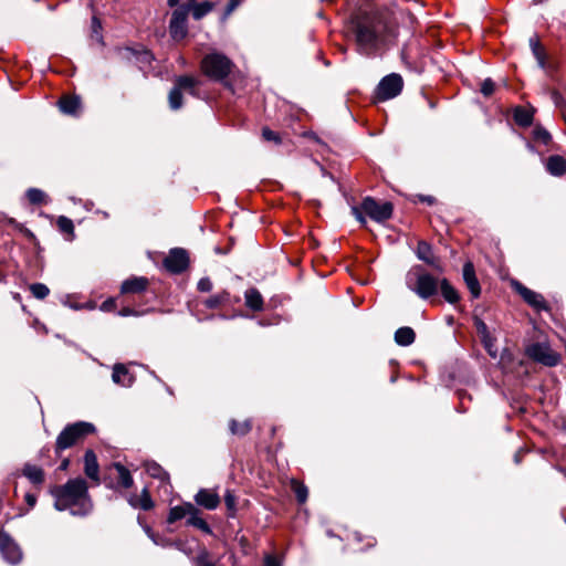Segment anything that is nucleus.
<instances>
[{
  "instance_id": "nucleus-54",
  "label": "nucleus",
  "mask_w": 566,
  "mask_h": 566,
  "mask_svg": "<svg viewBox=\"0 0 566 566\" xmlns=\"http://www.w3.org/2000/svg\"><path fill=\"white\" fill-rule=\"evenodd\" d=\"M242 0H230L227 8H226V14L232 13V11L241 3Z\"/></svg>"
},
{
  "instance_id": "nucleus-21",
  "label": "nucleus",
  "mask_w": 566,
  "mask_h": 566,
  "mask_svg": "<svg viewBox=\"0 0 566 566\" xmlns=\"http://www.w3.org/2000/svg\"><path fill=\"white\" fill-rule=\"evenodd\" d=\"M416 254L419 260L426 262L431 266H436V258L432 251V247L426 241H419L416 250Z\"/></svg>"
},
{
  "instance_id": "nucleus-59",
  "label": "nucleus",
  "mask_w": 566,
  "mask_h": 566,
  "mask_svg": "<svg viewBox=\"0 0 566 566\" xmlns=\"http://www.w3.org/2000/svg\"><path fill=\"white\" fill-rule=\"evenodd\" d=\"M148 534H149L150 538L154 541L155 544L163 545V546L167 545L166 542L157 539L154 534H150L149 532H148Z\"/></svg>"
},
{
  "instance_id": "nucleus-58",
  "label": "nucleus",
  "mask_w": 566,
  "mask_h": 566,
  "mask_svg": "<svg viewBox=\"0 0 566 566\" xmlns=\"http://www.w3.org/2000/svg\"><path fill=\"white\" fill-rule=\"evenodd\" d=\"M69 465H70V460H69V459H64V460L61 462V464H60V468H59V469H60V470H62V471H65V470H67Z\"/></svg>"
},
{
  "instance_id": "nucleus-18",
  "label": "nucleus",
  "mask_w": 566,
  "mask_h": 566,
  "mask_svg": "<svg viewBox=\"0 0 566 566\" xmlns=\"http://www.w3.org/2000/svg\"><path fill=\"white\" fill-rule=\"evenodd\" d=\"M546 170L553 176H563L566 172V159L559 155H553L546 159Z\"/></svg>"
},
{
  "instance_id": "nucleus-55",
  "label": "nucleus",
  "mask_w": 566,
  "mask_h": 566,
  "mask_svg": "<svg viewBox=\"0 0 566 566\" xmlns=\"http://www.w3.org/2000/svg\"><path fill=\"white\" fill-rule=\"evenodd\" d=\"M25 502L29 504L30 507H33L36 503L35 495L31 493L25 494Z\"/></svg>"
},
{
  "instance_id": "nucleus-46",
  "label": "nucleus",
  "mask_w": 566,
  "mask_h": 566,
  "mask_svg": "<svg viewBox=\"0 0 566 566\" xmlns=\"http://www.w3.org/2000/svg\"><path fill=\"white\" fill-rule=\"evenodd\" d=\"M474 326L476 328V332H478V335L480 336V338L484 337L485 335L491 334L489 332L486 324L481 318H478V317L474 318Z\"/></svg>"
},
{
  "instance_id": "nucleus-15",
  "label": "nucleus",
  "mask_w": 566,
  "mask_h": 566,
  "mask_svg": "<svg viewBox=\"0 0 566 566\" xmlns=\"http://www.w3.org/2000/svg\"><path fill=\"white\" fill-rule=\"evenodd\" d=\"M148 280L144 276H133L122 283L120 292L123 294H139L146 291Z\"/></svg>"
},
{
  "instance_id": "nucleus-40",
  "label": "nucleus",
  "mask_w": 566,
  "mask_h": 566,
  "mask_svg": "<svg viewBox=\"0 0 566 566\" xmlns=\"http://www.w3.org/2000/svg\"><path fill=\"white\" fill-rule=\"evenodd\" d=\"M169 106L171 109L177 111L182 106V94L179 88L176 86L170 91L169 96Z\"/></svg>"
},
{
  "instance_id": "nucleus-62",
  "label": "nucleus",
  "mask_w": 566,
  "mask_h": 566,
  "mask_svg": "<svg viewBox=\"0 0 566 566\" xmlns=\"http://www.w3.org/2000/svg\"><path fill=\"white\" fill-rule=\"evenodd\" d=\"M170 545H174V546H176L177 548H179V547H180V543H179V542L170 543Z\"/></svg>"
},
{
  "instance_id": "nucleus-9",
  "label": "nucleus",
  "mask_w": 566,
  "mask_h": 566,
  "mask_svg": "<svg viewBox=\"0 0 566 566\" xmlns=\"http://www.w3.org/2000/svg\"><path fill=\"white\" fill-rule=\"evenodd\" d=\"M0 553L3 559L11 565L20 564L23 558L21 547L3 528H0Z\"/></svg>"
},
{
  "instance_id": "nucleus-16",
  "label": "nucleus",
  "mask_w": 566,
  "mask_h": 566,
  "mask_svg": "<svg viewBox=\"0 0 566 566\" xmlns=\"http://www.w3.org/2000/svg\"><path fill=\"white\" fill-rule=\"evenodd\" d=\"M112 379L115 384L123 387H129L134 382V377L129 370L122 364H116L113 368Z\"/></svg>"
},
{
  "instance_id": "nucleus-61",
  "label": "nucleus",
  "mask_w": 566,
  "mask_h": 566,
  "mask_svg": "<svg viewBox=\"0 0 566 566\" xmlns=\"http://www.w3.org/2000/svg\"><path fill=\"white\" fill-rule=\"evenodd\" d=\"M178 4V0H168V6L174 8Z\"/></svg>"
},
{
  "instance_id": "nucleus-60",
  "label": "nucleus",
  "mask_w": 566,
  "mask_h": 566,
  "mask_svg": "<svg viewBox=\"0 0 566 566\" xmlns=\"http://www.w3.org/2000/svg\"><path fill=\"white\" fill-rule=\"evenodd\" d=\"M421 200L428 202L429 205H431L433 202L432 197H421Z\"/></svg>"
},
{
  "instance_id": "nucleus-6",
  "label": "nucleus",
  "mask_w": 566,
  "mask_h": 566,
  "mask_svg": "<svg viewBox=\"0 0 566 566\" xmlns=\"http://www.w3.org/2000/svg\"><path fill=\"white\" fill-rule=\"evenodd\" d=\"M190 12V3L181 4L176 8L170 18L169 33L175 41L185 39L188 34V15Z\"/></svg>"
},
{
  "instance_id": "nucleus-23",
  "label": "nucleus",
  "mask_w": 566,
  "mask_h": 566,
  "mask_svg": "<svg viewBox=\"0 0 566 566\" xmlns=\"http://www.w3.org/2000/svg\"><path fill=\"white\" fill-rule=\"evenodd\" d=\"M231 302L230 300V293L228 291H221L203 301V305L207 308L214 310L219 308L226 304H229Z\"/></svg>"
},
{
  "instance_id": "nucleus-32",
  "label": "nucleus",
  "mask_w": 566,
  "mask_h": 566,
  "mask_svg": "<svg viewBox=\"0 0 566 566\" xmlns=\"http://www.w3.org/2000/svg\"><path fill=\"white\" fill-rule=\"evenodd\" d=\"M213 9V3L210 1H203L200 3L190 4V11L195 20H200L207 15Z\"/></svg>"
},
{
  "instance_id": "nucleus-2",
  "label": "nucleus",
  "mask_w": 566,
  "mask_h": 566,
  "mask_svg": "<svg viewBox=\"0 0 566 566\" xmlns=\"http://www.w3.org/2000/svg\"><path fill=\"white\" fill-rule=\"evenodd\" d=\"M57 511L69 510L72 515L84 516L92 510L85 480L78 478L67 481L52 491Z\"/></svg>"
},
{
  "instance_id": "nucleus-5",
  "label": "nucleus",
  "mask_w": 566,
  "mask_h": 566,
  "mask_svg": "<svg viewBox=\"0 0 566 566\" xmlns=\"http://www.w3.org/2000/svg\"><path fill=\"white\" fill-rule=\"evenodd\" d=\"M94 426L88 422L80 421L66 426L57 436L55 452L60 454L65 449L73 447L82 438L94 431Z\"/></svg>"
},
{
  "instance_id": "nucleus-38",
  "label": "nucleus",
  "mask_w": 566,
  "mask_h": 566,
  "mask_svg": "<svg viewBox=\"0 0 566 566\" xmlns=\"http://www.w3.org/2000/svg\"><path fill=\"white\" fill-rule=\"evenodd\" d=\"M481 342H482L485 350L488 352V354L492 358H496L497 357V348H496L495 337H493L491 334L485 335L484 337L481 338Z\"/></svg>"
},
{
  "instance_id": "nucleus-25",
  "label": "nucleus",
  "mask_w": 566,
  "mask_h": 566,
  "mask_svg": "<svg viewBox=\"0 0 566 566\" xmlns=\"http://www.w3.org/2000/svg\"><path fill=\"white\" fill-rule=\"evenodd\" d=\"M416 334L411 327H400L395 333V342L400 346H409L415 342Z\"/></svg>"
},
{
  "instance_id": "nucleus-43",
  "label": "nucleus",
  "mask_w": 566,
  "mask_h": 566,
  "mask_svg": "<svg viewBox=\"0 0 566 566\" xmlns=\"http://www.w3.org/2000/svg\"><path fill=\"white\" fill-rule=\"evenodd\" d=\"M147 472L153 476L160 480L168 479L167 472H165L157 463L147 464Z\"/></svg>"
},
{
  "instance_id": "nucleus-8",
  "label": "nucleus",
  "mask_w": 566,
  "mask_h": 566,
  "mask_svg": "<svg viewBox=\"0 0 566 566\" xmlns=\"http://www.w3.org/2000/svg\"><path fill=\"white\" fill-rule=\"evenodd\" d=\"M530 358L545 366H556L560 356L555 353L547 343H534L526 348Z\"/></svg>"
},
{
  "instance_id": "nucleus-22",
  "label": "nucleus",
  "mask_w": 566,
  "mask_h": 566,
  "mask_svg": "<svg viewBox=\"0 0 566 566\" xmlns=\"http://www.w3.org/2000/svg\"><path fill=\"white\" fill-rule=\"evenodd\" d=\"M80 105L81 102L77 96H63L59 101V107L61 112L67 115H76Z\"/></svg>"
},
{
  "instance_id": "nucleus-24",
  "label": "nucleus",
  "mask_w": 566,
  "mask_h": 566,
  "mask_svg": "<svg viewBox=\"0 0 566 566\" xmlns=\"http://www.w3.org/2000/svg\"><path fill=\"white\" fill-rule=\"evenodd\" d=\"M187 525L199 528L206 534H211L212 530L209 524L199 516V510L195 506V511L189 512L187 516Z\"/></svg>"
},
{
  "instance_id": "nucleus-63",
  "label": "nucleus",
  "mask_w": 566,
  "mask_h": 566,
  "mask_svg": "<svg viewBox=\"0 0 566 566\" xmlns=\"http://www.w3.org/2000/svg\"><path fill=\"white\" fill-rule=\"evenodd\" d=\"M515 462L518 463L520 462V455L518 454H515Z\"/></svg>"
},
{
  "instance_id": "nucleus-3",
  "label": "nucleus",
  "mask_w": 566,
  "mask_h": 566,
  "mask_svg": "<svg viewBox=\"0 0 566 566\" xmlns=\"http://www.w3.org/2000/svg\"><path fill=\"white\" fill-rule=\"evenodd\" d=\"M407 287L422 300L438 293L439 280L430 274L423 266H412L406 274Z\"/></svg>"
},
{
  "instance_id": "nucleus-51",
  "label": "nucleus",
  "mask_w": 566,
  "mask_h": 566,
  "mask_svg": "<svg viewBox=\"0 0 566 566\" xmlns=\"http://www.w3.org/2000/svg\"><path fill=\"white\" fill-rule=\"evenodd\" d=\"M115 306H116L115 300L108 298L102 303L101 310L103 312H109V311H113L115 308Z\"/></svg>"
},
{
  "instance_id": "nucleus-13",
  "label": "nucleus",
  "mask_w": 566,
  "mask_h": 566,
  "mask_svg": "<svg viewBox=\"0 0 566 566\" xmlns=\"http://www.w3.org/2000/svg\"><path fill=\"white\" fill-rule=\"evenodd\" d=\"M463 280L469 289L473 298H478L481 294L480 283L475 275V270L472 262H467L463 265Z\"/></svg>"
},
{
  "instance_id": "nucleus-53",
  "label": "nucleus",
  "mask_w": 566,
  "mask_h": 566,
  "mask_svg": "<svg viewBox=\"0 0 566 566\" xmlns=\"http://www.w3.org/2000/svg\"><path fill=\"white\" fill-rule=\"evenodd\" d=\"M197 566H216L207 560V553L201 554L197 559Z\"/></svg>"
},
{
  "instance_id": "nucleus-41",
  "label": "nucleus",
  "mask_w": 566,
  "mask_h": 566,
  "mask_svg": "<svg viewBox=\"0 0 566 566\" xmlns=\"http://www.w3.org/2000/svg\"><path fill=\"white\" fill-rule=\"evenodd\" d=\"M57 228L62 233L74 235V224L67 217L61 216L57 218Z\"/></svg>"
},
{
  "instance_id": "nucleus-1",
  "label": "nucleus",
  "mask_w": 566,
  "mask_h": 566,
  "mask_svg": "<svg viewBox=\"0 0 566 566\" xmlns=\"http://www.w3.org/2000/svg\"><path fill=\"white\" fill-rule=\"evenodd\" d=\"M354 33L359 51L373 54L395 38V29L386 15L377 12H365L354 21Z\"/></svg>"
},
{
  "instance_id": "nucleus-14",
  "label": "nucleus",
  "mask_w": 566,
  "mask_h": 566,
  "mask_svg": "<svg viewBox=\"0 0 566 566\" xmlns=\"http://www.w3.org/2000/svg\"><path fill=\"white\" fill-rule=\"evenodd\" d=\"M198 505L207 510H216L220 504V497L217 492L208 489H201L195 496Z\"/></svg>"
},
{
  "instance_id": "nucleus-29",
  "label": "nucleus",
  "mask_w": 566,
  "mask_h": 566,
  "mask_svg": "<svg viewBox=\"0 0 566 566\" xmlns=\"http://www.w3.org/2000/svg\"><path fill=\"white\" fill-rule=\"evenodd\" d=\"M533 111L525 107H516L514 111V120L522 127H527L533 120Z\"/></svg>"
},
{
  "instance_id": "nucleus-47",
  "label": "nucleus",
  "mask_w": 566,
  "mask_h": 566,
  "mask_svg": "<svg viewBox=\"0 0 566 566\" xmlns=\"http://www.w3.org/2000/svg\"><path fill=\"white\" fill-rule=\"evenodd\" d=\"M262 136L268 142H274L276 144L281 143L280 136L268 127L262 129Z\"/></svg>"
},
{
  "instance_id": "nucleus-48",
  "label": "nucleus",
  "mask_w": 566,
  "mask_h": 566,
  "mask_svg": "<svg viewBox=\"0 0 566 566\" xmlns=\"http://www.w3.org/2000/svg\"><path fill=\"white\" fill-rule=\"evenodd\" d=\"M197 289L200 292H210L212 290V282L209 277H202L199 280Z\"/></svg>"
},
{
  "instance_id": "nucleus-52",
  "label": "nucleus",
  "mask_w": 566,
  "mask_h": 566,
  "mask_svg": "<svg viewBox=\"0 0 566 566\" xmlns=\"http://www.w3.org/2000/svg\"><path fill=\"white\" fill-rule=\"evenodd\" d=\"M361 208H357V207H353L352 208V211H353V214L356 217V219L361 223V224H365L366 223V219L363 214V212L360 211Z\"/></svg>"
},
{
  "instance_id": "nucleus-50",
  "label": "nucleus",
  "mask_w": 566,
  "mask_h": 566,
  "mask_svg": "<svg viewBox=\"0 0 566 566\" xmlns=\"http://www.w3.org/2000/svg\"><path fill=\"white\" fill-rule=\"evenodd\" d=\"M264 565L265 566H281L282 564H281V560L276 556L269 554L264 557Z\"/></svg>"
},
{
  "instance_id": "nucleus-27",
  "label": "nucleus",
  "mask_w": 566,
  "mask_h": 566,
  "mask_svg": "<svg viewBox=\"0 0 566 566\" xmlns=\"http://www.w3.org/2000/svg\"><path fill=\"white\" fill-rule=\"evenodd\" d=\"M439 287L441 290L443 298L448 303L454 304L460 300L458 291L449 283L447 279H443L439 282Z\"/></svg>"
},
{
  "instance_id": "nucleus-33",
  "label": "nucleus",
  "mask_w": 566,
  "mask_h": 566,
  "mask_svg": "<svg viewBox=\"0 0 566 566\" xmlns=\"http://www.w3.org/2000/svg\"><path fill=\"white\" fill-rule=\"evenodd\" d=\"M197 84H198V81L195 77L184 75V76H179L176 80L175 86L177 88H179V91H187L191 95H195L196 94L195 90H196Z\"/></svg>"
},
{
  "instance_id": "nucleus-49",
  "label": "nucleus",
  "mask_w": 566,
  "mask_h": 566,
  "mask_svg": "<svg viewBox=\"0 0 566 566\" xmlns=\"http://www.w3.org/2000/svg\"><path fill=\"white\" fill-rule=\"evenodd\" d=\"M146 312H140V311H137V310H134L132 307H123L119 312H118V315L119 316H123V317H126V316H140L143 314H145Z\"/></svg>"
},
{
  "instance_id": "nucleus-26",
  "label": "nucleus",
  "mask_w": 566,
  "mask_h": 566,
  "mask_svg": "<svg viewBox=\"0 0 566 566\" xmlns=\"http://www.w3.org/2000/svg\"><path fill=\"white\" fill-rule=\"evenodd\" d=\"M129 504L134 507H139L144 511H148L154 506V503L147 489H144L140 495L132 496L129 499Z\"/></svg>"
},
{
  "instance_id": "nucleus-57",
  "label": "nucleus",
  "mask_w": 566,
  "mask_h": 566,
  "mask_svg": "<svg viewBox=\"0 0 566 566\" xmlns=\"http://www.w3.org/2000/svg\"><path fill=\"white\" fill-rule=\"evenodd\" d=\"M511 357V354L509 350H503L502 355H501V359H500V364L505 367V363L506 360Z\"/></svg>"
},
{
  "instance_id": "nucleus-11",
  "label": "nucleus",
  "mask_w": 566,
  "mask_h": 566,
  "mask_svg": "<svg viewBox=\"0 0 566 566\" xmlns=\"http://www.w3.org/2000/svg\"><path fill=\"white\" fill-rule=\"evenodd\" d=\"M189 264V256L186 250L175 248L170 250L169 254L164 260L165 268L171 273L184 272Z\"/></svg>"
},
{
  "instance_id": "nucleus-37",
  "label": "nucleus",
  "mask_w": 566,
  "mask_h": 566,
  "mask_svg": "<svg viewBox=\"0 0 566 566\" xmlns=\"http://www.w3.org/2000/svg\"><path fill=\"white\" fill-rule=\"evenodd\" d=\"M251 430V421L244 420L243 422H238L235 420L230 421V431L232 434L237 436H245Z\"/></svg>"
},
{
  "instance_id": "nucleus-19",
  "label": "nucleus",
  "mask_w": 566,
  "mask_h": 566,
  "mask_svg": "<svg viewBox=\"0 0 566 566\" xmlns=\"http://www.w3.org/2000/svg\"><path fill=\"white\" fill-rule=\"evenodd\" d=\"M84 471L90 479L98 482V463L93 450H87L85 452Z\"/></svg>"
},
{
  "instance_id": "nucleus-12",
  "label": "nucleus",
  "mask_w": 566,
  "mask_h": 566,
  "mask_svg": "<svg viewBox=\"0 0 566 566\" xmlns=\"http://www.w3.org/2000/svg\"><path fill=\"white\" fill-rule=\"evenodd\" d=\"M515 291L522 296V298L536 311H547L548 305L542 294L530 290L520 282L513 284Z\"/></svg>"
},
{
  "instance_id": "nucleus-10",
  "label": "nucleus",
  "mask_w": 566,
  "mask_h": 566,
  "mask_svg": "<svg viewBox=\"0 0 566 566\" xmlns=\"http://www.w3.org/2000/svg\"><path fill=\"white\" fill-rule=\"evenodd\" d=\"M403 87V80L397 73L385 76L377 86V97L387 101L398 96Z\"/></svg>"
},
{
  "instance_id": "nucleus-17",
  "label": "nucleus",
  "mask_w": 566,
  "mask_h": 566,
  "mask_svg": "<svg viewBox=\"0 0 566 566\" xmlns=\"http://www.w3.org/2000/svg\"><path fill=\"white\" fill-rule=\"evenodd\" d=\"M245 306L253 312H260L263 310L264 301L255 287H250L244 292Z\"/></svg>"
},
{
  "instance_id": "nucleus-28",
  "label": "nucleus",
  "mask_w": 566,
  "mask_h": 566,
  "mask_svg": "<svg viewBox=\"0 0 566 566\" xmlns=\"http://www.w3.org/2000/svg\"><path fill=\"white\" fill-rule=\"evenodd\" d=\"M23 475L33 484H41L44 481V472L40 467L27 463L23 468Z\"/></svg>"
},
{
  "instance_id": "nucleus-45",
  "label": "nucleus",
  "mask_w": 566,
  "mask_h": 566,
  "mask_svg": "<svg viewBox=\"0 0 566 566\" xmlns=\"http://www.w3.org/2000/svg\"><path fill=\"white\" fill-rule=\"evenodd\" d=\"M495 90V84L491 78H485L481 84V93L484 96H490Z\"/></svg>"
},
{
  "instance_id": "nucleus-56",
  "label": "nucleus",
  "mask_w": 566,
  "mask_h": 566,
  "mask_svg": "<svg viewBox=\"0 0 566 566\" xmlns=\"http://www.w3.org/2000/svg\"><path fill=\"white\" fill-rule=\"evenodd\" d=\"M92 29H93V33L98 35V30L101 29V23H99L98 19L95 17L92 20Z\"/></svg>"
},
{
  "instance_id": "nucleus-4",
  "label": "nucleus",
  "mask_w": 566,
  "mask_h": 566,
  "mask_svg": "<svg viewBox=\"0 0 566 566\" xmlns=\"http://www.w3.org/2000/svg\"><path fill=\"white\" fill-rule=\"evenodd\" d=\"M232 61L220 52H211L201 60L202 73L213 81H223L233 69Z\"/></svg>"
},
{
  "instance_id": "nucleus-31",
  "label": "nucleus",
  "mask_w": 566,
  "mask_h": 566,
  "mask_svg": "<svg viewBox=\"0 0 566 566\" xmlns=\"http://www.w3.org/2000/svg\"><path fill=\"white\" fill-rule=\"evenodd\" d=\"M114 468L117 472V483L125 489L130 488L133 485L130 472L120 463H115Z\"/></svg>"
},
{
  "instance_id": "nucleus-35",
  "label": "nucleus",
  "mask_w": 566,
  "mask_h": 566,
  "mask_svg": "<svg viewBox=\"0 0 566 566\" xmlns=\"http://www.w3.org/2000/svg\"><path fill=\"white\" fill-rule=\"evenodd\" d=\"M533 139L537 144L548 146L552 143V135L544 127L537 125L533 129Z\"/></svg>"
},
{
  "instance_id": "nucleus-44",
  "label": "nucleus",
  "mask_w": 566,
  "mask_h": 566,
  "mask_svg": "<svg viewBox=\"0 0 566 566\" xmlns=\"http://www.w3.org/2000/svg\"><path fill=\"white\" fill-rule=\"evenodd\" d=\"M224 502H226L227 509L231 512L230 515L233 516L235 513L237 497L232 491L227 490V492L224 494Z\"/></svg>"
},
{
  "instance_id": "nucleus-30",
  "label": "nucleus",
  "mask_w": 566,
  "mask_h": 566,
  "mask_svg": "<svg viewBox=\"0 0 566 566\" xmlns=\"http://www.w3.org/2000/svg\"><path fill=\"white\" fill-rule=\"evenodd\" d=\"M530 45L532 52L537 61V64L541 69L546 67V52L545 49L541 45L539 41L536 38L530 39Z\"/></svg>"
},
{
  "instance_id": "nucleus-39",
  "label": "nucleus",
  "mask_w": 566,
  "mask_h": 566,
  "mask_svg": "<svg viewBox=\"0 0 566 566\" xmlns=\"http://www.w3.org/2000/svg\"><path fill=\"white\" fill-rule=\"evenodd\" d=\"M292 488H293V491L295 493V496H296L298 503H301V504L305 503L307 500V495H308L307 488L303 483H300L295 480L292 481Z\"/></svg>"
},
{
  "instance_id": "nucleus-36",
  "label": "nucleus",
  "mask_w": 566,
  "mask_h": 566,
  "mask_svg": "<svg viewBox=\"0 0 566 566\" xmlns=\"http://www.w3.org/2000/svg\"><path fill=\"white\" fill-rule=\"evenodd\" d=\"M27 198L33 205H45L48 203L46 195L38 188H30L27 191Z\"/></svg>"
},
{
  "instance_id": "nucleus-34",
  "label": "nucleus",
  "mask_w": 566,
  "mask_h": 566,
  "mask_svg": "<svg viewBox=\"0 0 566 566\" xmlns=\"http://www.w3.org/2000/svg\"><path fill=\"white\" fill-rule=\"evenodd\" d=\"M134 59H135V63L138 65V67L142 70V71H145L146 67L148 65H150L154 56L151 54V52L147 51V50H142V51H130Z\"/></svg>"
},
{
  "instance_id": "nucleus-7",
  "label": "nucleus",
  "mask_w": 566,
  "mask_h": 566,
  "mask_svg": "<svg viewBox=\"0 0 566 566\" xmlns=\"http://www.w3.org/2000/svg\"><path fill=\"white\" fill-rule=\"evenodd\" d=\"M394 207L390 202H378L367 197L361 202V211L376 222H384L391 218Z\"/></svg>"
},
{
  "instance_id": "nucleus-42",
  "label": "nucleus",
  "mask_w": 566,
  "mask_h": 566,
  "mask_svg": "<svg viewBox=\"0 0 566 566\" xmlns=\"http://www.w3.org/2000/svg\"><path fill=\"white\" fill-rule=\"evenodd\" d=\"M30 291H31L32 295L39 300L45 298L50 293L49 287L43 283L31 284Z\"/></svg>"
},
{
  "instance_id": "nucleus-20",
  "label": "nucleus",
  "mask_w": 566,
  "mask_h": 566,
  "mask_svg": "<svg viewBox=\"0 0 566 566\" xmlns=\"http://www.w3.org/2000/svg\"><path fill=\"white\" fill-rule=\"evenodd\" d=\"M195 511V505L187 502L181 505L174 506L169 510V514L167 517V522L172 524L186 516H188L189 512Z\"/></svg>"
}]
</instances>
